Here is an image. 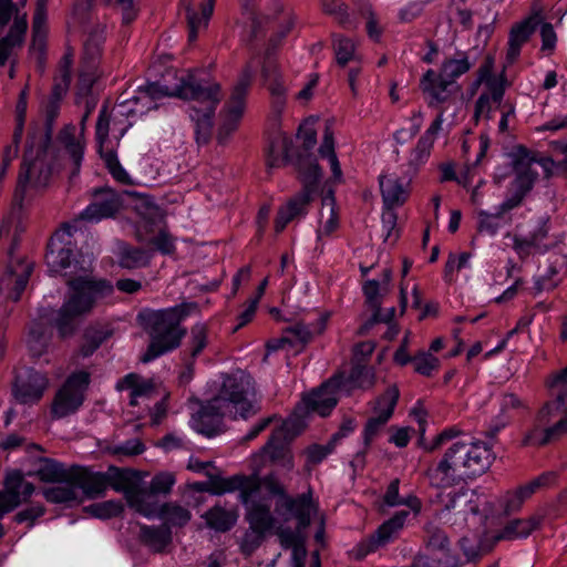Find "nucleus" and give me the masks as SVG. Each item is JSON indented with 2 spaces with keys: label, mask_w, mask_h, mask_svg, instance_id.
Here are the masks:
<instances>
[{
  "label": "nucleus",
  "mask_w": 567,
  "mask_h": 567,
  "mask_svg": "<svg viewBox=\"0 0 567 567\" xmlns=\"http://www.w3.org/2000/svg\"><path fill=\"white\" fill-rule=\"evenodd\" d=\"M460 434L457 427L450 426L427 443V452L446 446L443 457L430 474L432 485L451 486L484 474L492 465L495 456L489 443L472 440L453 442Z\"/></svg>",
  "instance_id": "obj_1"
},
{
  "label": "nucleus",
  "mask_w": 567,
  "mask_h": 567,
  "mask_svg": "<svg viewBox=\"0 0 567 567\" xmlns=\"http://www.w3.org/2000/svg\"><path fill=\"white\" fill-rule=\"evenodd\" d=\"M249 380L247 378L228 375L224 379L216 396L207 401L193 415V427L207 437L224 432V417L247 419L257 413L258 408L248 400Z\"/></svg>",
  "instance_id": "obj_2"
},
{
  "label": "nucleus",
  "mask_w": 567,
  "mask_h": 567,
  "mask_svg": "<svg viewBox=\"0 0 567 567\" xmlns=\"http://www.w3.org/2000/svg\"><path fill=\"white\" fill-rule=\"evenodd\" d=\"M68 293L62 306L52 310L51 324L60 338H69L78 329V321L89 316L99 301L111 296L113 285L92 276V269L82 268L81 275L66 280Z\"/></svg>",
  "instance_id": "obj_3"
},
{
  "label": "nucleus",
  "mask_w": 567,
  "mask_h": 567,
  "mask_svg": "<svg viewBox=\"0 0 567 567\" xmlns=\"http://www.w3.org/2000/svg\"><path fill=\"white\" fill-rule=\"evenodd\" d=\"M145 93L152 100L161 96H177L192 102L189 116L195 123L196 141L207 143L213 128V117L223 93L217 82L203 85L197 83L193 75L182 79L174 89L151 83L145 87Z\"/></svg>",
  "instance_id": "obj_4"
},
{
  "label": "nucleus",
  "mask_w": 567,
  "mask_h": 567,
  "mask_svg": "<svg viewBox=\"0 0 567 567\" xmlns=\"http://www.w3.org/2000/svg\"><path fill=\"white\" fill-rule=\"evenodd\" d=\"M197 311L196 302H182L165 309L141 311L137 318L151 337L142 362L148 363L177 349L187 333L182 322Z\"/></svg>",
  "instance_id": "obj_5"
},
{
  "label": "nucleus",
  "mask_w": 567,
  "mask_h": 567,
  "mask_svg": "<svg viewBox=\"0 0 567 567\" xmlns=\"http://www.w3.org/2000/svg\"><path fill=\"white\" fill-rule=\"evenodd\" d=\"M76 227L74 224L64 223L51 237L48 244L45 261L49 271L59 274L68 279L81 275L82 268L92 269L91 260H78L73 258L72 237Z\"/></svg>",
  "instance_id": "obj_6"
},
{
  "label": "nucleus",
  "mask_w": 567,
  "mask_h": 567,
  "mask_svg": "<svg viewBox=\"0 0 567 567\" xmlns=\"http://www.w3.org/2000/svg\"><path fill=\"white\" fill-rule=\"evenodd\" d=\"M434 514L443 524L463 528L471 515L475 516L480 511V496L475 491L461 488L460 491L437 492Z\"/></svg>",
  "instance_id": "obj_7"
},
{
  "label": "nucleus",
  "mask_w": 567,
  "mask_h": 567,
  "mask_svg": "<svg viewBox=\"0 0 567 567\" xmlns=\"http://www.w3.org/2000/svg\"><path fill=\"white\" fill-rule=\"evenodd\" d=\"M254 70V65L248 63L230 87L229 97L220 113L221 123L218 131L220 143L225 142L237 130L244 116Z\"/></svg>",
  "instance_id": "obj_8"
},
{
  "label": "nucleus",
  "mask_w": 567,
  "mask_h": 567,
  "mask_svg": "<svg viewBox=\"0 0 567 567\" xmlns=\"http://www.w3.org/2000/svg\"><path fill=\"white\" fill-rule=\"evenodd\" d=\"M90 381L91 375L84 370L70 374L53 398L52 419L60 420L76 413L83 405Z\"/></svg>",
  "instance_id": "obj_9"
},
{
  "label": "nucleus",
  "mask_w": 567,
  "mask_h": 567,
  "mask_svg": "<svg viewBox=\"0 0 567 567\" xmlns=\"http://www.w3.org/2000/svg\"><path fill=\"white\" fill-rule=\"evenodd\" d=\"M473 63L466 52H457L454 58L446 59L439 74L427 70V94L435 102L447 100L451 94V87L456 80L467 73Z\"/></svg>",
  "instance_id": "obj_10"
},
{
  "label": "nucleus",
  "mask_w": 567,
  "mask_h": 567,
  "mask_svg": "<svg viewBox=\"0 0 567 567\" xmlns=\"http://www.w3.org/2000/svg\"><path fill=\"white\" fill-rule=\"evenodd\" d=\"M537 421L547 424L553 442L567 435V391L556 394L537 413Z\"/></svg>",
  "instance_id": "obj_11"
},
{
  "label": "nucleus",
  "mask_w": 567,
  "mask_h": 567,
  "mask_svg": "<svg viewBox=\"0 0 567 567\" xmlns=\"http://www.w3.org/2000/svg\"><path fill=\"white\" fill-rule=\"evenodd\" d=\"M33 493L34 485L25 481L20 472L8 474L4 489L0 492V518L28 501Z\"/></svg>",
  "instance_id": "obj_12"
},
{
  "label": "nucleus",
  "mask_w": 567,
  "mask_h": 567,
  "mask_svg": "<svg viewBox=\"0 0 567 567\" xmlns=\"http://www.w3.org/2000/svg\"><path fill=\"white\" fill-rule=\"evenodd\" d=\"M49 386L45 374L28 369L16 379L13 395L21 404H34L39 402Z\"/></svg>",
  "instance_id": "obj_13"
},
{
  "label": "nucleus",
  "mask_w": 567,
  "mask_h": 567,
  "mask_svg": "<svg viewBox=\"0 0 567 567\" xmlns=\"http://www.w3.org/2000/svg\"><path fill=\"white\" fill-rule=\"evenodd\" d=\"M534 165H537L535 154L524 147H518L513 159L515 178L511 187L523 196L532 190L538 177Z\"/></svg>",
  "instance_id": "obj_14"
},
{
  "label": "nucleus",
  "mask_w": 567,
  "mask_h": 567,
  "mask_svg": "<svg viewBox=\"0 0 567 567\" xmlns=\"http://www.w3.org/2000/svg\"><path fill=\"white\" fill-rule=\"evenodd\" d=\"M104 114L105 112H102L101 116L97 118L95 128V138L97 142L99 153L114 179L123 184H128V174L118 162L113 146H109L110 123L105 120Z\"/></svg>",
  "instance_id": "obj_15"
},
{
  "label": "nucleus",
  "mask_w": 567,
  "mask_h": 567,
  "mask_svg": "<svg viewBox=\"0 0 567 567\" xmlns=\"http://www.w3.org/2000/svg\"><path fill=\"white\" fill-rule=\"evenodd\" d=\"M485 83L487 87L486 93H482L475 104V117L491 118L493 105L499 106L504 96L505 87L501 81L489 74V68L483 66L480 69L476 84Z\"/></svg>",
  "instance_id": "obj_16"
},
{
  "label": "nucleus",
  "mask_w": 567,
  "mask_h": 567,
  "mask_svg": "<svg viewBox=\"0 0 567 567\" xmlns=\"http://www.w3.org/2000/svg\"><path fill=\"white\" fill-rule=\"evenodd\" d=\"M121 207L122 202L116 193L111 189L100 190L95 194L94 200L79 214L73 224L75 225L79 220L97 223L104 218L114 217Z\"/></svg>",
  "instance_id": "obj_17"
},
{
  "label": "nucleus",
  "mask_w": 567,
  "mask_h": 567,
  "mask_svg": "<svg viewBox=\"0 0 567 567\" xmlns=\"http://www.w3.org/2000/svg\"><path fill=\"white\" fill-rule=\"evenodd\" d=\"M409 175L400 176L396 173H385L379 176L380 192L384 207L396 208L402 206L410 195Z\"/></svg>",
  "instance_id": "obj_18"
},
{
  "label": "nucleus",
  "mask_w": 567,
  "mask_h": 567,
  "mask_svg": "<svg viewBox=\"0 0 567 567\" xmlns=\"http://www.w3.org/2000/svg\"><path fill=\"white\" fill-rule=\"evenodd\" d=\"M257 481L247 475H234L230 477L210 476L208 492L214 495H223L235 491L239 492V499L247 505L251 498V492L256 489Z\"/></svg>",
  "instance_id": "obj_19"
},
{
  "label": "nucleus",
  "mask_w": 567,
  "mask_h": 567,
  "mask_svg": "<svg viewBox=\"0 0 567 567\" xmlns=\"http://www.w3.org/2000/svg\"><path fill=\"white\" fill-rule=\"evenodd\" d=\"M33 266L30 262H19L16 268H8L0 278V291L9 299L18 301L29 282Z\"/></svg>",
  "instance_id": "obj_20"
},
{
  "label": "nucleus",
  "mask_w": 567,
  "mask_h": 567,
  "mask_svg": "<svg viewBox=\"0 0 567 567\" xmlns=\"http://www.w3.org/2000/svg\"><path fill=\"white\" fill-rule=\"evenodd\" d=\"M72 478L79 491V496L83 493L87 498L103 496L109 487L107 474L94 473L81 466H73Z\"/></svg>",
  "instance_id": "obj_21"
},
{
  "label": "nucleus",
  "mask_w": 567,
  "mask_h": 567,
  "mask_svg": "<svg viewBox=\"0 0 567 567\" xmlns=\"http://www.w3.org/2000/svg\"><path fill=\"white\" fill-rule=\"evenodd\" d=\"M285 426L276 429L267 443L261 447L260 454L269 457L271 463L282 467L286 471H291L295 467L293 456L290 449L285 444Z\"/></svg>",
  "instance_id": "obj_22"
},
{
  "label": "nucleus",
  "mask_w": 567,
  "mask_h": 567,
  "mask_svg": "<svg viewBox=\"0 0 567 567\" xmlns=\"http://www.w3.org/2000/svg\"><path fill=\"white\" fill-rule=\"evenodd\" d=\"M427 567H460L458 559L450 550L447 537L440 530L427 542Z\"/></svg>",
  "instance_id": "obj_23"
},
{
  "label": "nucleus",
  "mask_w": 567,
  "mask_h": 567,
  "mask_svg": "<svg viewBox=\"0 0 567 567\" xmlns=\"http://www.w3.org/2000/svg\"><path fill=\"white\" fill-rule=\"evenodd\" d=\"M312 199L313 196L299 192L280 206L275 219L276 233H281L290 221L305 216Z\"/></svg>",
  "instance_id": "obj_24"
},
{
  "label": "nucleus",
  "mask_w": 567,
  "mask_h": 567,
  "mask_svg": "<svg viewBox=\"0 0 567 567\" xmlns=\"http://www.w3.org/2000/svg\"><path fill=\"white\" fill-rule=\"evenodd\" d=\"M538 23L539 17L530 16L512 27L506 53V60L509 64L519 56L522 47L528 41Z\"/></svg>",
  "instance_id": "obj_25"
},
{
  "label": "nucleus",
  "mask_w": 567,
  "mask_h": 567,
  "mask_svg": "<svg viewBox=\"0 0 567 567\" xmlns=\"http://www.w3.org/2000/svg\"><path fill=\"white\" fill-rule=\"evenodd\" d=\"M246 519L249 526L260 532H270L276 524V518L271 513V504L267 498L251 497L247 505Z\"/></svg>",
  "instance_id": "obj_26"
},
{
  "label": "nucleus",
  "mask_w": 567,
  "mask_h": 567,
  "mask_svg": "<svg viewBox=\"0 0 567 567\" xmlns=\"http://www.w3.org/2000/svg\"><path fill=\"white\" fill-rule=\"evenodd\" d=\"M339 381L331 379L322 386L312 392L305 399L309 411L318 413L320 416H327L330 414L332 409L337 405L338 398L336 395L337 386Z\"/></svg>",
  "instance_id": "obj_27"
},
{
  "label": "nucleus",
  "mask_w": 567,
  "mask_h": 567,
  "mask_svg": "<svg viewBox=\"0 0 567 567\" xmlns=\"http://www.w3.org/2000/svg\"><path fill=\"white\" fill-rule=\"evenodd\" d=\"M280 506L297 518L300 528L308 527L312 515L318 511V505L313 502L310 491L297 497L285 496V501H282Z\"/></svg>",
  "instance_id": "obj_28"
},
{
  "label": "nucleus",
  "mask_w": 567,
  "mask_h": 567,
  "mask_svg": "<svg viewBox=\"0 0 567 567\" xmlns=\"http://www.w3.org/2000/svg\"><path fill=\"white\" fill-rule=\"evenodd\" d=\"M102 112H105L104 117L110 123L109 133H113L117 143L127 132V130L133 125L130 117L137 114V110L131 106L130 101L120 103L112 110L111 114L107 113V106L104 105L100 111L99 117L101 116Z\"/></svg>",
  "instance_id": "obj_29"
},
{
  "label": "nucleus",
  "mask_w": 567,
  "mask_h": 567,
  "mask_svg": "<svg viewBox=\"0 0 567 567\" xmlns=\"http://www.w3.org/2000/svg\"><path fill=\"white\" fill-rule=\"evenodd\" d=\"M327 326V318L320 317L315 323L309 326L298 322L285 329V336L279 343H290L292 346H305L312 340L315 336L321 334Z\"/></svg>",
  "instance_id": "obj_30"
},
{
  "label": "nucleus",
  "mask_w": 567,
  "mask_h": 567,
  "mask_svg": "<svg viewBox=\"0 0 567 567\" xmlns=\"http://www.w3.org/2000/svg\"><path fill=\"white\" fill-rule=\"evenodd\" d=\"M525 403L514 393H505L499 400V413L491 421L486 435L494 439L509 423V412L525 409Z\"/></svg>",
  "instance_id": "obj_31"
},
{
  "label": "nucleus",
  "mask_w": 567,
  "mask_h": 567,
  "mask_svg": "<svg viewBox=\"0 0 567 567\" xmlns=\"http://www.w3.org/2000/svg\"><path fill=\"white\" fill-rule=\"evenodd\" d=\"M543 523L542 516L515 518L507 522L496 536L497 540H514L527 538Z\"/></svg>",
  "instance_id": "obj_32"
},
{
  "label": "nucleus",
  "mask_w": 567,
  "mask_h": 567,
  "mask_svg": "<svg viewBox=\"0 0 567 567\" xmlns=\"http://www.w3.org/2000/svg\"><path fill=\"white\" fill-rule=\"evenodd\" d=\"M118 391L130 390V404H138L140 398H150L154 392V382L136 373H128L116 383Z\"/></svg>",
  "instance_id": "obj_33"
},
{
  "label": "nucleus",
  "mask_w": 567,
  "mask_h": 567,
  "mask_svg": "<svg viewBox=\"0 0 567 567\" xmlns=\"http://www.w3.org/2000/svg\"><path fill=\"white\" fill-rule=\"evenodd\" d=\"M297 168L298 178L302 184L301 192L315 197L322 176L319 164L315 158L306 157L298 161Z\"/></svg>",
  "instance_id": "obj_34"
},
{
  "label": "nucleus",
  "mask_w": 567,
  "mask_h": 567,
  "mask_svg": "<svg viewBox=\"0 0 567 567\" xmlns=\"http://www.w3.org/2000/svg\"><path fill=\"white\" fill-rule=\"evenodd\" d=\"M276 132L269 141L267 164L269 167H279L288 161L292 140L288 134L275 127Z\"/></svg>",
  "instance_id": "obj_35"
},
{
  "label": "nucleus",
  "mask_w": 567,
  "mask_h": 567,
  "mask_svg": "<svg viewBox=\"0 0 567 567\" xmlns=\"http://www.w3.org/2000/svg\"><path fill=\"white\" fill-rule=\"evenodd\" d=\"M44 498L52 504H65L81 502L74 480L60 481L42 491Z\"/></svg>",
  "instance_id": "obj_36"
},
{
  "label": "nucleus",
  "mask_w": 567,
  "mask_h": 567,
  "mask_svg": "<svg viewBox=\"0 0 567 567\" xmlns=\"http://www.w3.org/2000/svg\"><path fill=\"white\" fill-rule=\"evenodd\" d=\"M126 502L130 507L146 518H158L161 506L157 505L155 497L143 491H126Z\"/></svg>",
  "instance_id": "obj_37"
},
{
  "label": "nucleus",
  "mask_w": 567,
  "mask_h": 567,
  "mask_svg": "<svg viewBox=\"0 0 567 567\" xmlns=\"http://www.w3.org/2000/svg\"><path fill=\"white\" fill-rule=\"evenodd\" d=\"M182 3L187 11L188 40L193 42L197 38L198 30L207 25L214 11L215 0H207L202 3L200 14L190 9V0H182Z\"/></svg>",
  "instance_id": "obj_38"
},
{
  "label": "nucleus",
  "mask_w": 567,
  "mask_h": 567,
  "mask_svg": "<svg viewBox=\"0 0 567 567\" xmlns=\"http://www.w3.org/2000/svg\"><path fill=\"white\" fill-rule=\"evenodd\" d=\"M202 517L205 519L206 525L209 528L216 532L225 533L235 526L238 515L233 509H226L220 505H215L209 508Z\"/></svg>",
  "instance_id": "obj_39"
},
{
  "label": "nucleus",
  "mask_w": 567,
  "mask_h": 567,
  "mask_svg": "<svg viewBox=\"0 0 567 567\" xmlns=\"http://www.w3.org/2000/svg\"><path fill=\"white\" fill-rule=\"evenodd\" d=\"M141 539L154 551H163L172 542L171 528L166 525L162 526H141Z\"/></svg>",
  "instance_id": "obj_40"
},
{
  "label": "nucleus",
  "mask_w": 567,
  "mask_h": 567,
  "mask_svg": "<svg viewBox=\"0 0 567 567\" xmlns=\"http://www.w3.org/2000/svg\"><path fill=\"white\" fill-rule=\"evenodd\" d=\"M73 466L65 468L61 463L51 458H44L37 471L38 477L42 482L58 483L60 481H68L72 478Z\"/></svg>",
  "instance_id": "obj_41"
},
{
  "label": "nucleus",
  "mask_w": 567,
  "mask_h": 567,
  "mask_svg": "<svg viewBox=\"0 0 567 567\" xmlns=\"http://www.w3.org/2000/svg\"><path fill=\"white\" fill-rule=\"evenodd\" d=\"M319 154L322 158H327L330 168L332 172V178L336 183H341L343 181L342 169L337 157L334 151V137L331 128L329 126L326 127L324 134L322 137L321 145L319 147Z\"/></svg>",
  "instance_id": "obj_42"
},
{
  "label": "nucleus",
  "mask_w": 567,
  "mask_h": 567,
  "mask_svg": "<svg viewBox=\"0 0 567 567\" xmlns=\"http://www.w3.org/2000/svg\"><path fill=\"white\" fill-rule=\"evenodd\" d=\"M51 341V332L42 322H33L29 336L28 348L32 357H41L48 350Z\"/></svg>",
  "instance_id": "obj_43"
},
{
  "label": "nucleus",
  "mask_w": 567,
  "mask_h": 567,
  "mask_svg": "<svg viewBox=\"0 0 567 567\" xmlns=\"http://www.w3.org/2000/svg\"><path fill=\"white\" fill-rule=\"evenodd\" d=\"M28 23L23 17H18L14 24L11 25L9 33L0 40V64H3L8 59L11 49L20 45L23 42L27 32Z\"/></svg>",
  "instance_id": "obj_44"
},
{
  "label": "nucleus",
  "mask_w": 567,
  "mask_h": 567,
  "mask_svg": "<svg viewBox=\"0 0 567 567\" xmlns=\"http://www.w3.org/2000/svg\"><path fill=\"white\" fill-rule=\"evenodd\" d=\"M113 331L107 327H90L85 330L83 336V343L80 348L82 357L86 358L92 355L103 342H105Z\"/></svg>",
  "instance_id": "obj_45"
},
{
  "label": "nucleus",
  "mask_w": 567,
  "mask_h": 567,
  "mask_svg": "<svg viewBox=\"0 0 567 567\" xmlns=\"http://www.w3.org/2000/svg\"><path fill=\"white\" fill-rule=\"evenodd\" d=\"M104 42V27H96L87 35L83 48V61L87 66H94L101 59Z\"/></svg>",
  "instance_id": "obj_46"
},
{
  "label": "nucleus",
  "mask_w": 567,
  "mask_h": 567,
  "mask_svg": "<svg viewBox=\"0 0 567 567\" xmlns=\"http://www.w3.org/2000/svg\"><path fill=\"white\" fill-rule=\"evenodd\" d=\"M60 138L72 157L75 167L79 168L84 154V137L76 134L74 125H68L61 132Z\"/></svg>",
  "instance_id": "obj_47"
},
{
  "label": "nucleus",
  "mask_w": 567,
  "mask_h": 567,
  "mask_svg": "<svg viewBox=\"0 0 567 567\" xmlns=\"http://www.w3.org/2000/svg\"><path fill=\"white\" fill-rule=\"evenodd\" d=\"M257 481V487L251 492V497L260 498V489L264 488L269 495L280 497V504L285 501L286 493L285 486L275 473H269L264 477H260L258 473L248 475Z\"/></svg>",
  "instance_id": "obj_48"
},
{
  "label": "nucleus",
  "mask_w": 567,
  "mask_h": 567,
  "mask_svg": "<svg viewBox=\"0 0 567 567\" xmlns=\"http://www.w3.org/2000/svg\"><path fill=\"white\" fill-rule=\"evenodd\" d=\"M159 519L164 520L166 526H185L192 518V513L184 506L176 503H165L161 505Z\"/></svg>",
  "instance_id": "obj_49"
},
{
  "label": "nucleus",
  "mask_w": 567,
  "mask_h": 567,
  "mask_svg": "<svg viewBox=\"0 0 567 567\" xmlns=\"http://www.w3.org/2000/svg\"><path fill=\"white\" fill-rule=\"evenodd\" d=\"M408 516L409 512L406 511L398 512L393 517L384 522L372 535V537L381 546L386 545L389 542L393 539V536L403 527Z\"/></svg>",
  "instance_id": "obj_50"
},
{
  "label": "nucleus",
  "mask_w": 567,
  "mask_h": 567,
  "mask_svg": "<svg viewBox=\"0 0 567 567\" xmlns=\"http://www.w3.org/2000/svg\"><path fill=\"white\" fill-rule=\"evenodd\" d=\"M508 223V218L503 216L497 209L495 213L480 210L477 214V229L482 234L494 236Z\"/></svg>",
  "instance_id": "obj_51"
},
{
  "label": "nucleus",
  "mask_w": 567,
  "mask_h": 567,
  "mask_svg": "<svg viewBox=\"0 0 567 567\" xmlns=\"http://www.w3.org/2000/svg\"><path fill=\"white\" fill-rule=\"evenodd\" d=\"M326 216L327 219L324 220L319 233L328 236L331 235L339 226V220L336 213V199L332 190H329L328 194L322 197L321 217L324 218Z\"/></svg>",
  "instance_id": "obj_52"
},
{
  "label": "nucleus",
  "mask_w": 567,
  "mask_h": 567,
  "mask_svg": "<svg viewBox=\"0 0 567 567\" xmlns=\"http://www.w3.org/2000/svg\"><path fill=\"white\" fill-rule=\"evenodd\" d=\"M358 10L360 16L364 18L367 21L365 29L369 38L377 42L380 41L381 35L383 33V28L380 24V20L377 13L374 12L371 3H369L368 1L360 0L358 2Z\"/></svg>",
  "instance_id": "obj_53"
},
{
  "label": "nucleus",
  "mask_w": 567,
  "mask_h": 567,
  "mask_svg": "<svg viewBox=\"0 0 567 567\" xmlns=\"http://www.w3.org/2000/svg\"><path fill=\"white\" fill-rule=\"evenodd\" d=\"M208 344V329L203 322H197L190 328L187 350L192 359L198 357Z\"/></svg>",
  "instance_id": "obj_54"
},
{
  "label": "nucleus",
  "mask_w": 567,
  "mask_h": 567,
  "mask_svg": "<svg viewBox=\"0 0 567 567\" xmlns=\"http://www.w3.org/2000/svg\"><path fill=\"white\" fill-rule=\"evenodd\" d=\"M390 281V271H384L383 281L380 282L375 279L368 280L363 285V292L365 296L367 303L372 308H378L381 305L382 292L386 290V286Z\"/></svg>",
  "instance_id": "obj_55"
},
{
  "label": "nucleus",
  "mask_w": 567,
  "mask_h": 567,
  "mask_svg": "<svg viewBox=\"0 0 567 567\" xmlns=\"http://www.w3.org/2000/svg\"><path fill=\"white\" fill-rule=\"evenodd\" d=\"M281 547L292 549V556L295 559L303 558L306 556V549L301 544L299 536L291 528H279L277 530Z\"/></svg>",
  "instance_id": "obj_56"
},
{
  "label": "nucleus",
  "mask_w": 567,
  "mask_h": 567,
  "mask_svg": "<svg viewBox=\"0 0 567 567\" xmlns=\"http://www.w3.org/2000/svg\"><path fill=\"white\" fill-rule=\"evenodd\" d=\"M333 49L339 65L344 66L354 58L355 45L353 41L340 34L333 35Z\"/></svg>",
  "instance_id": "obj_57"
},
{
  "label": "nucleus",
  "mask_w": 567,
  "mask_h": 567,
  "mask_svg": "<svg viewBox=\"0 0 567 567\" xmlns=\"http://www.w3.org/2000/svg\"><path fill=\"white\" fill-rule=\"evenodd\" d=\"M399 389L396 385L389 386L385 392L380 395L375 401L374 413L375 415L384 416L389 412V420L391 419L394 408L399 400Z\"/></svg>",
  "instance_id": "obj_58"
},
{
  "label": "nucleus",
  "mask_w": 567,
  "mask_h": 567,
  "mask_svg": "<svg viewBox=\"0 0 567 567\" xmlns=\"http://www.w3.org/2000/svg\"><path fill=\"white\" fill-rule=\"evenodd\" d=\"M374 372L370 368L357 365L350 372L349 383L351 389L368 390L374 385Z\"/></svg>",
  "instance_id": "obj_59"
},
{
  "label": "nucleus",
  "mask_w": 567,
  "mask_h": 567,
  "mask_svg": "<svg viewBox=\"0 0 567 567\" xmlns=\"http://www.w3.org/2000/svg\"><path fill=\"white\" fill-rule=\"evenodd\" d=\"M148 264V256L145 250L138 248L123 249L118 265L125 269H135Z\"/></svg>",
  "instance_id": "obj_60"
},
{
  "label": "nucleus",
  "mask_w": 567,
  "mask_h": 567,
  "mask_svg": "<svg viewBox=\"0 0 567 567\" xmlns=\"http://www.w3.org/2000/svg\"><path fill=\"white\" fill-rule=\"evenodd\" d=\"M553 442L547 424H540L537 419L534 426L525 434L523 444L528 446H543Z\"/></svg>",
  "instance_id": "obj_61"
},
{
  "label": "nucleus",
  "mask_w": 567,
  "mask_h": 567,
  "mask_svg": "<svg viewBox=\"0 0 567 567\" xmlns=\"http://www.w3.org/2000/svg\"><path fill=\"white\" fill-rule=\"evenodd\" d=\"M70 59L64 56V63L60 68L59 75L54 78L51 96L61 99L66 94L71 83Z\"/></svg>",
  "instance_id": "obj_62"
},
{
  "label": "nucleus",
  "mask_w": 567,
  "mask_h": 567,
  "mask_svg": "<svg viewBox=\"0 0 567 567\" xmlns=\"http://www.w3.org/2000/svg\"><path fill=\"white\" fill-rule=\"evenodd\" d=\"M537 165L544 171L547 178L564 177L567 178V156L561 161L555 162L550 157H536Z\"/></svg>",
  "instance_id": "obj_63"
},
{
  "label": "nucleus",
  "mask_w": 567,
  "mask_h": 567,
  "mask_svg": "<svg viewBox=\"0 0 567 567\" xmlns=\"http://www.w3.org/2000/svg\"><path fill=\"white\" fill-rule=\"evenodd\" d=\"M262 75L268 84V90L272 97L286 96V89L280 81L276 65L267 63L262 68Z\"/></svg>",
  "instance_id": "obj_64"
}]
</instances>
